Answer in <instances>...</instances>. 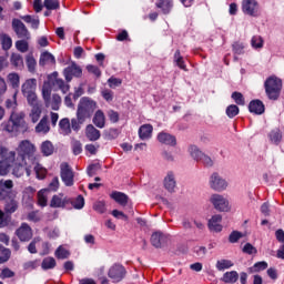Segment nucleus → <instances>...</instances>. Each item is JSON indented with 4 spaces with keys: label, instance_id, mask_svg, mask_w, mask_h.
Masks as SVG:
<instances>
[{
    "label": "nucleus",
    "instance_id": "24",
    "mask_svg": "<svg viewBox=\"0 0 284 284\" xmlns=\"http://www.w3.org/2000/svg\"><path fill=\"white\" fill-rule=\"evenodd\" d=\"M153 126L151 124H143L139 129V136L141 140H148L152 136Z\"/></svg>",
    "mask_w": 284,
    "mask_h": 284
},
{
    "label": "nucleus",
    "instance_id": "60",
    "mask_svg": "<svg viewBox=\"0 0 284 284\" xmlns=\"http://www.w3.org/2000/svg\"><path fill=\"white\" fill-rule=\"evenodd\" d=\"M42 97L45 103H48L51 99V88L48 85H43L42 88Z\"/></svg>",
    "mask_w": 284,
    "mask_h": 284
},
{
    "label": "nucleus",
    "instance_id": "42",
    "mask_svg": "<svg viewBox=\"0 0 284 284\" xmlns=\"http://www.w3.org/2000/svg\"><path fill=\"white\" fill-rule=\"evenodd\" d=\"M45 192H48L47 189H42L38 192V205H40V207H47L48 199Z\"/></svg>",
    "mask_w": 284,
    "mask_h": 284
},
{
    "label": "nucleus",
    "instance_id": "19",
    "mask_svg": "<svg viewBox=\"0 0 284 284\" xmlns=\"http://www.w3.org/2000/svg\"><path fill=\"white\" fill-rule=\"evenodd\" d=\"M248 110H250L251 113H254L256 115H261L265 112V105L258 99L252 100L248 104Z\"/></svg>",
    "mask_w": 284,
    "mask_h": 284
},
{
    "label": "nucleus",
    "instance_id": "48",
    "mask_svg": "<svg viewBox=\"0 0 284 284\" xmlns=\"http://www.w3.org/2000/svg\"><path fill=\"white\" fill-rule=\"evenodd\" d=\"M53 85L58 87V89L61 90L64 94L70 90V85L65 84V82L62 79H55L53 81Z\"/></svg>",
    "mask_w": 284,
    "mask_h": 284
},
{
    "label": "nucleus",
    "instance_id": "45",
    "mask_svg": "<svg viewBox=\"0 0 284 284\" xmlns=\"http://www.w3.org/2000/svg\"><path fill=\"white\" fill-rule=\"evenodd\" d=\"M189 151L191 153V156L196 161H201V159L203 158L204 153L200 151L196 145H191Z\"/></svg>",
    "mask_w": 284,
    "mask_h": 284
},
{
    "label": "nucleus",
    "instance_id": "53",
    "mask_svg": "<svg viewBox=\"0 0 284 284\" xmlns=\"http://www.w3.org/2000/svg\"><path fill=\"white\" fill-rule=\"evenodd\" d=\"M16 48L18 51L24 53L29 50V44L26 39L16 42Z\"/></svg>",
    "mask_w": 284,
    "mask_h": 284
},
{
    "label": "nucleus",
    "instance_id": "46",
    "mask_svg": "<svg viewBox=\"0 0 284 284\" xmlns=\"http://www.w3.org/2000/svg\"><path fill=\"white\" fill-rule=\"evenodd\" d=\"M11 216L0 210V227H8L10 225Z\"/></svg>",
    "mask_w": 284,
    "mask_h": 284
},
{
    "label": "nucleus",
    "instance_id": "41",
    "mask_svg": "<svg viewBox=\"0 0 284 284\" xmlns=\"http://www.w3.org/2000/svg\"><path fill=\"white\" fill-rule=\"evenodd\" d=\"M33 165H34V172H36V174H37V179H40V180H42V179H45V176H47V170L44 169V168H42L38 162H37V160H36V162L34 163H32Z\"/></svg>",
    "mask_w": 284,
    "mask_h": 284
},
{
    "label": "nucleus",
    "instance_id": "2",
    "mask_svg": "<svg viewBox=\"0 0 284 284\" xmlns=\"http://www.w3.org/2000/svg\"><path fill=\"white\" fill-rule=\"evenodd\" d=\"M24 118L26 114L23 112L12 111L9 120L2 123V129L9 133L24 131L28 128Z\"/></svg>",
    "mask_w": 284,
    "mask_h": 284
},
{
    "label": "nucleus",
    "instance_id": "55",
    "mask_svg": "<svg viewBox=\"0 0 284 284\" xmlns=\"http://www.w3.org/2000/svg\"><path fill=\"white\" fill-rule=\"evenodd\" d=\"M232 99L235 101L236 104L239 105H244L245 104V99L241 92H233L232 93Z\"/></svg>",
    "mask_w": 284,
    "mask_h": 284
},
{
    "label": "nucleus",
    "instance_id": "7",
    "mask_svg": "<svg viewBox=\"0 0 284 284\" xmlns=\"http://www.w3.org/2000/svg\"><path fill=\"white\" fill-rule=\"evenodd\" d=\"M126 271L123 265L114 264L108 272V276L113 283H120L124 278Z\"/></svg>",
    "mask_w": 284,
    "mask_h": 284
},
{
    "label": "nucleus",
    "instance_id": "15",
    "mask_svg": "<svg viewBox=\"0 0 284 284\" xmlns=\"http://www.w3.org/2000/svg\"><path fill=\"white\" fill-rule=\"evenodd\" d=\"M210 185L212 190H215L216 192H223V190H226L227 182L223 180L219 173H213L210 180Z\"/></svg>",
    "mask_w": 284,
    "mask_h": 284
},
{
    "label": "nucleus",
    "instance_id": "51",
    "mask_svg": "<svg viewBox=\"0 0 284 284\" xmlns=\"http://www.w3.org/2000/svg\"><path fill=\"white\" fill-rule=\"evenodd\" d=\"M43 6L48 10H58L60 8L59 0H44Z\"/></svg>",
    "mask_w": 284,
    "mask_h": 284
},
{
    "label": "nucleus",
    "instance_id": "62",
    "mask_svg": "<svg viewBox=\"0 0 284 284\" xmlns=\"http://www.w3.org/2000/svg\"><path fill=\"white\" fill-rule=\"evenodd\" d=\"M243 234L239 231H233L230 236H229V241L230 243H237V241H240V239H242Z\"/></svg>",
    "mask_w": 284,
    "mask_h": 284
},
{
    "label": "nucleus",
    "instance_id": "11",
    "mask_svg": "<svg viewBox=\"0 0 284 284\" xmlns=\"http://www.w3.org/2000/svg\"><path fill=\"white\" fill-rule=\"evenodd\" d=\"M258 8H260V4L256 0H243L242 2L243 12L251 17L258 16Z\"/></svg>",
    "mask_w": 284,
    "mask_h": 284
},
{
    "label": "nucleus",
    "instance_id": "58",
    "mask_svg": "<svg viewBox=\"0 0 284 284\" xmlns=\"http://www.w3.org/2000/svg\"><path fill=\"white\" fill-rule=\"evenodd\" d=\"M242 252L244 254H248V255L257 254V248L255 246H253L251 243H246L244 245V247L242 248Z\"/></svg>",
    "mask_w": 284,
    "mask_h": 284
},
{
    "label": "nucleus",
    "instance_id": "57",
    "mask_svg": "<svg viewBox=\"0 0 284 284\" xmlns=\"http://www.w3.org/2000/svg\"><path fill=\"white\" fill-rule=\"evenodd\" d=\"M101 169V165L99 163L97 164H90L87 169V174L88 176L92 178V176H95L98 170Z\"/></svg>",
    "mask_w": 284,
    "mask_h": 284
},
{
    "label": "nucleus",
    "instance_id": "56",
    "mask_svg": "<svg viewBox=\"0 0 284 284\" xmlns=\"http://www.w3.org/2000/svg\"><path fill=\"white\" fill-rule=\"evenodd\" d=\"M251 43H252V47H253V48H255V49H261V48L263 47V44H264V40H263V38L260 37V36H254V37L252 38Z\"/></svg>",
    "mask_w": 284,
    "mask_h": 284
},
{
    "label": "nucleus",
    "instance_id": "25",
    "mask_svg": "<svg viewBox=\"0 0 284 284\" xmlns=\"http://www.w3.org/2000/svg\"><path fill=\"white\" fill-rule=\"evenodd\" d=\"M155 6L161 9L164 14H169L173 8V0H156Z\"/></svg>",
    "mask_w": 284,
    "mask_h": 284
},
{
    "label": "nucleus",
    "instance_id": "31",
    "mask_svg": "<svg viewBox=\"0 0 284 284\" xmlns=\"http://www.w3.org/2000/svg\"><path fill=\"white\" fill-rule=\"evenodd\" d=\"M176 185V182L174 180V175L172 172L168 173V176L164 179V187L165 190H168L169 192H173L174 187Z\"/></svg>",
    "mask_w": 284,
    "mask_h": 284
},
{
    "label": "nucleus",
    "instance_id": "49",
    "mask_svg": "<svg viewBox=\"0 0 284 284\" xmlns=\"http://www.w3.org/2000/svg\"><path fill=\"white\" fill-rule=\"evenodd\" d=\"M69 205H73L74 210H82V207H84V197L82 195H78L75 201L71 200Z\"/></svg>",
    "mask_w": 284,
    "mask_h": 284
},
{
    "label": "nucleus",
    "instance_id": "5",
    "mask_svg": "<svg viewBox=\"0 0 284 284\" xmlns=\"http://www.w3.org/2000/svg\"><path fill=\"white\" fill-rule=\"evenodd\" d=\"M17 152L19 156L18 159L26 164V159H28L31 163H34L37 160L34 155L36 146L29 140L21 141L17 148Z\"/></svg>",
    "mask_w": 284,
    "mask_h": 284
},
{
    "label": "nucleus",
    "instance_id": "4",
    "mask_svg": "<svg viewBox=\"0 0 284 284\" xmlns=\"http://www.w3.org/2000/svg\"><path fill=\"white\" fill-rule=\"evenodd\" d=\"M264 88H265L267 98L270 100L276 101L281 95L283 82L280 78L272 75L266 79L264 83Z\"/></svg>",
    "mask_w": 284,
    "mask_h": 284
},
{
    "label": "nucleus",
    "instance_id": "54",
    "mask_svg": "<svg viewBox=\"0 0 284 284\" xmlns=\"http://www.w3.org/2000/svg\"><path fill=\"white\" fill-rule=\"evenodd\" d=\"M14 277V272L9 267H4L0 273V280L6 281Z\"/></svg>",
    "mask_w": 284,
    "mask_h": 284
},
{
    "label": "nucleus",
    "instance_id": "50",
    "mask_svg": "<svg viewBox=\"0 0 284 284\" xmlns=\"http://www.w3.org/2000/svg\"><path fill=\"white\" fill-rule=\"evenodd\" d=\"M55 256L59 258V260H64V258H69L70 256V252L68 250H65L64 247L62 246H59L57 250H55Z\"/></svg>",
    "mask_w": 284,
    "mask_h": 284
},
{
    "label": "nucleus",
    "instance_id": "29",
    "mask_svg": "<svg viewBox=\"0 0 284 284\" xmlns=\"http://www.w3.org/2000/svg\"><path fill=\"white\" fill-rule=\"evenodd\" d=\"M93 123L95 124V126L103 129L105 125V115L103 113V111L98 110L93 116Z\"/></svg>",
    "mask_w": 284,
    "mask_h": 284
},
{
    "label": "nucleus",
    "instance_id": "40",
    "mask_svg": "<svg viewBox=\"0 0 284 284\" xmlns=\"http://www.w3.org/2000/svg\"><path fill=\"white\" fill-rule=\"evenodd\" d=\"M8 81L12 89H18L20 85V77L18 73H9L8 74Z\"/></svg>",
    "mask_w": 284,
    "mask_h": 284
},
{
    "label": "nucleus",
    "instance_id": "37",
    "mask_svg": "<svg viewBox=\"0 0 284 284\" xmlns=\"http://www.w3.org/2000/svg\"><path fill=\"white\" fill-rule=\"evenodd\" d=\"M174 63L183 71H187L186 64L184 62L183 57L181 55V51L176 50L174 53Z\"/></svg>",
    "mask_w": 284,
    "mask_h": 284
},
{
    "label": "nucleus",
    "instance_id": "39",
    "mask_svg": "<svg viewBox=\"0 0 284 284\" xmlns=\"http://www.w3.org/2000/svg\"><path fill=\"white\" fill-rule=\"evenodd\" d=\"M233 266H234V264L230 260H221V261H217V263H216V268L220 272L230 270Z\"/></svg>",
    "mask_w": 284,
    "mask_h": 284
},
{
    "label": "nucleus",
    "instance_id": "1",
    "mask_svg": "<svg viewBox=\"0 0 284 284\" xmlns=\"http://www.w3.org/2000/svg\"><path fill=\"white\" fill-rule=\"evenodd\" d=\"M22 163L24 162H16V152L7 148H0V176H7V174L10 173V168H12V174L17 176V179L23 176L26 171L29 176V170L26 169Z\"/></svg>",
    "mask_w": 284,
    "mask_h": 284
},
{
    "label": "nucleus",
    "instance_id": "17",
    "mask_svg": "<svg viewBox=\"0 0 284 284\" xmlns=\"http://www.w3.org/2000/svg\"><path fill=\"white\" fill-rule=\"evenodd\" d=\"M222 215L220 214H216V215H213L212 219L209 220V230L210 232H222L223 230V226H222Z\"/></svg>",
    "mask_w": 284,
    "mask_h": 284
},
{
    "label": "nucleus",
    "instance_id": "35",
    "mask_svg": "<svg viewBox=\"0 0 284 284\" xmlns=\"http://www.w3.org/2000/svg\"><path fill=\"white\" fill-rule=\"evenodd\" d=\"M57 266V262L53 257H44L42 263H41V267L43 271H51L54 270V267Z\"/></svg>",
    "mask_w": 284,
    "mask_h": 284
},
{
    "label": "nucleus",
    "instance_id": "64",
    "mask_svg": "<svg viewBox=\"0 0 284 284\" xmlns=\"http://www.w3.org/2000/svg\"><path fill=\"white\" fill-rule=\"evenodd\" d=\"M108 116L112 123H118L120 120V114L114 110H109Z\"/></svg>",
    "mask_w": 284,
    "mask_h": 284
},
{
    "label": "nucleus",
    "instance_id": "12",
    "mask_svg": "<svg viewBox=\"0 0 284 284\" xmlns=\"http://www.w3.org/2000/svg\"><path fill=\"white\" fill-rule=\"evenodd\" d=\"M71 203V199L64 196L62 193L55 194L50 201V207L64 209Z\"/></svg>",
    "mask_w": 284,
    "mask_h": 284
},
{
    "label": "nucleus",
    "instance_id": "33",
    "mask_svg": "<svg viewBox=\"0 0 284 284\" xmlns=\"http://www.w3.org/2000/svg\"><path fill=\"white\" fill-rule=\"evenodd\" d=\"M49 131H50V126H49V124H48V116L44 115V116L40 120V122L37 124V126H36V132H38V133H41V132L48 133Z\"/></svg>",
    "mask_w": 284,
    "mask_h": 284
},
{
    "label": "nucleus",
    "instance_id": "36",
    "mask_svg": "<svg viewBox=\"0 0 284 284\" xmlns=\"http://www.w3.org/2000/svg\"><path fill=\"white\" fill-rule=\"evenodd\" d=\"M59 126L63 135H68L71 133V124L68 118L61 119L59 122Z\"/></svg>",
    "mask_w": 284,
    "mask_h": 284
},
{
    "label": "nucleus",
    "instance_id": "3",
    "mask_svg": "<svg viewBox=\"0 0 284 284\" xmlns=\"http://www.w3.org/2000/svg\"><path fill=\"white\" fill-rule=\"evenodd\" d=\"M98 108L97 102L88 97L81 98L78 109H77V116L80 122H85L87 119H90L95 109Z\"/></svg>",
    "mask_w": 284,
    "mask_h": 284
},
{
    "label": "nucleus",
    "instance_id": "32",
    "mask_svg": "<svg viewBox=\"0 0 284 284\" xmlns=\"http://www.w3.org/2000/svg\"><path fill=\"white\" fill-rule=\"evenodd\" d=\"M31 111H30V114H29V118L31 119V122L32 123H37L41 116V113H42V109H41V104L39 105H34V106H31Z\"/></svg>",
    "mask_w": 284,
    "mask_h": 284
},
{
    "label": "nucleus",
    "instance_id": "63",
    "mask_svg": "<svg viewBox=\"0 0 284 284\" xmlns=\"http://www.w3.org/2000/svg\"><path fill=\"white\" fill-rule=\"evenodd\" d=\"M11 45H12L11 38L4 34L2 37V49L8 51V50H10Z\"/></svg>",
    "mask_w": 284,
    "mask_h": 284
},
{
    "label": "nucleus",
    "instance_id": "61",
    "mask_svg": "<svg viewBox=\"0 0 284 284\" xmlns=\"http://www.w3.org/2000/svg\"><path fill=\"white\" fill-rule=\"evenodd\" d=\"M87 71L89 73L94 74L97 78H100L102 74L101 70L97 65H92V64L87 65Z\"/></svg>",
    "mask_w": 284,
    "mask_h": 284
},
{
    "label": "nucleus",
    "instance_id": "38",
    "mask_svg": "<svg viewBox=\"0 0 284 284\" xmlns=\"http://www.w3.org/2000/svg\"><path fill=\"white\" fill-rule=\"evenodd\" d=\"M267 268H268L267 262L262 261V262L255 263L254 266L250 268V272L251 273H261V272L266 271Z\"/></svg>",
    "mask_w": 284,
    "mask_h": 284
},
{
    "label": "nucleus",
    "instance_id": "9",
    "mask_svg": "<svg viewBox=\"0 0 284 284\" xmlns=\"http://www.w3.org/2000/svg\"><path fill=\"white\" fill-rule=\"evenodd\" d=\"M63 75L65 81L69 83L73 78H81L82 77V69L77 65L75 62H72L71 65L67 67L63 70Z\"/></svg>",
    "mask_w": 284,
    "mask_h": 284
},
{
    "label": "nucleus",
    "instance_id": "10",
    "mask_svg": "<svg viewBox=\"0 0 284 284\" xmlns=\"http://www.w3.org/2000/svg\"><path fill=\"white\" fill-rule=\"evenodd\" d=\"M13 182L11 180H0V201H6L13 196Z\"/></svg>",
    "mask_w": 284,
    "mask_h": 284
},
{
    "label": "nucleus",
    "instance_id": "27",
    "mask_svg": "<svg viewBox=\"0 0 284 284\" xmlns=\"http://www.w3.org/2000/svg\"><path fill=\"white\" fill-rule=\"evenodd\" d=\"M268 138L272 143L278 145L282 142L283 133L278 128H276L268 133Z\"/></svg>",
    "mask_w": 284,
    "mask_h": 284
},
{
    "label": "nucleus",
    "instance_id": "14",
    "mask_svg": "<svg viewBox=\"0 0 284 284\" xmlns=\"http://www.w3.org/2000/svg\"><path fill=\"white\" fill-rule=\"evenodd\" d=\"M211 203L214 205L215 210L219 212H227L229 210V202L220 194H213L211 196Z\"/></svg>",
    "mask_w": 284,
    "mask_h": 284
},
{
    "label": "nucleus",
    "instance_id": "13",
    "mask_svg": "<svg viewBox=\"0 0 284 284\" xmlns=\"http://www.w3.org/2000/svg\"><path fill=\"white\" fill-rule=\"evenodd\" d=\"M12 28H13L14 32L17 33L18 38L23 39V40L30 39V33H29L28 29L20 20L13 19Z\"/></svg>",
    "mask_w": 284,
    "mask_h": 284
},
{
    "label": "nucleus",
    "instance_id": "44",
    "mask_svg": "<svg viewBox=\"0 0 284 284\" xmlns=\"http://www.w3.org/2000/svg\"><path fill=\"white\" fill-rule=\"evenodd\" d=\"M24 98H27V101H28V104L30 106H38V105H41L38 101V97L36 94V91L32 92V93H28V94H24L23 95Z\"/></svg>",
    "mask_w": 284,
    "mask_h": 284
},
{
    "label": "nucleus",
    "instance_id": "47",
    "mask_svg": "<svg viewBox=\"0 0 284 284\" xmlns=\"http://www.w3.org/2000/svg\"><path fill=\"white\" fill-rule=\"evenodd\" d=\"M41 152L43 155L49 156L53 153V145L50 141H45L41 145Z\"/></svg>",
    "mask_w": 284,
    "mask_h": 284
},
{
    "label": "nucleus",
    "instance_id": "22",
    "mask_svg": "<svg viewBox=\"0 0 284 284\" xmlns=\"http://www.w3.org/2000/svg\"><path fill=\"white\" fill-rule=\"evenodd\" d=\"M111 199H113L115 203H119V205H122L123 207H125L129 201V196L126 194L118 191L112 192Z\"/></svg>",
    "mask_w": 284,
    "mask_h": 284
},
{
    "label": "nucleus",
    "instance_id": "23",
    "mask_svg": "<svg viewBox=\"0 0 284 284\" xmlns=\"http://www.w3.org/2000/svg\"><path fill=\"white\" fill-rule=\"evenodd\" d=\"M10 63L17 70H22L24 67L23 58L19 53H12L10 55Z\"/></svg>",
    "mask_w": 284,
    "mask_h": 284
},
{
    "label": "nucleus",
    "instance_id": "16",
    "mask_svg": "<svg viewBox=\"0 0 284 284\" xmlns=\"http://www.w3.org/2000/svg\"><path fill=\"white\" fill-rule=\"evenodd\" d=\"M168 243V236L160 231H156L151 236V244L158 250L164 247Z\"/></svg>",
    "mask_w": 284,
    "mask_h": 284
},
{
    "label": "nucleus",
    "instance_id": "26",
    "mask_svg": "<svg viewBox=\"0 0 284 284\" xmlns=\"http://www.w3.org/2000/svg\"><path fill=\"white\" fill-rule=\"evenodd\" d=\"M85 135L90 141H97L100 139L101 133L92 124H89L85 129Z\"/></svg>",
    "mask_w": 284,
    "mask_h": 284
},
{
    "label": "nucleus",
    "instance_id": "34",
    "mask_svg": "<svg viewBox=\"0 0 284 284\" xmlns=\"http://www.w3.org/2000/svg\"><path fill=\"white\" fill-rule=\"evenodd\" d=\"M11 251L2 244H0V265L6 264L10 261Z\"/></svg>",
    "mask_w": 284,
    "mask_h": 284
},
{
    "label": "nucleus",
    "instance_id": "52",
    "mask_svg": "<svg viewBox=\"0 0 284 284\" xmlns=\"http://www.w3.org/2000/svg\"><path fill=\"white\" fill-rule=\"evenodd\" d=\"M240 113V109L237 105L235 104H231L227 106L226 109V114L230 119H233L234 116H236Z\"/></svg>",
    "mask_w": 284,
    "mask_h": 284
},
{
    "label": "nucleus",
    "instance_id": "20",
    "mask_svg": "<svg viewBox=\"0 0 284 284\" xmlns=\"http://www.w3.org/2000/svg\"><path fill=\"white\" fill-rule=\"evenodd\" d=\"M37 89V80L28 79L21 87V92L23 95L34 93Z\"/></svg>",
    "mask_w": 284,
    "mask_h": 284
},
{
    "label": "nucleus",
    "instance_id": "43",
    "mask_svg": "<svg viewBox=\"0 0 284 284\" xmlns=\"http://www.w3.org/2000/svg\"><path fill=\"white\" fill-rule=\"evenodd\" d=\"M26 63H27V68H28L29 72H31V73L36 72L37 61L32 54H28L26 57Z\"/></svg>",
    "mask_w": 284,
    "mask_h": 284
},
{
    "label": "nucleus",
    "instance_id": "59",
    "mask_svg": "<svg viewBox=\"0 0 284 284\" xmlns=\"http://www.w3.org/2000/svg\"><path fill=\"white\" fill-rule=\"evenodd\" d=\"M39 241H40V239L39 237H34L30 243H29V245H28V252L30 253V254H37V243H39Z\"/></svg>",
    "mask_w": 284,
    "mask_h": 284
},
{
    "label": "nucleus",
    "instance_id": "8",
    "mask_svg": "<svg viewBox=\"0 0 284 284\" xmlns=\"http://www.w3.org/2000/svg\"><path fill=\"white\" fill-rule=\"evenodd\" d=\"M60 169H61V179L64 183V185H67V187H72L73 183H74V175H73V171L72 169L70 168V165L67 163V162H63L61 165H60Z\"/></svg>",
    "mask_w": 284,
    "mask_h": 284
},
{
    "label": "nucleus",
    "instance_id": "18",
    "mask_svg": "<svg viewBox=\"0 0 284 284\" xmlns=\"http://www.w3.org/2000/svg\"><path fill=\"white\" fill-rule=\"evenodd\" d=\"M4 212L10 216V214H14L19 207V202L16 200V195H11V197H8L4 200Z\"/></svg>",
    "mask_w": 284,
    "mask_h": 284
},
{
    "label": "nucleus",
    "instance_id": "6",
    "mask_svg": "<svg viewBox=\"0 0 284 284\" xmlns=\"http://www.w3.org/2000/svg\"><path fill=\"white\" fill-rule=\"evenodd\" d=\"M16 236L21 243H29L33 236L31 226L26 222L21 223L20 227L16 230Z\"/></svg>",
    "mask_w": 284,
    "mask_h": 284
},
{
    "label": "nucleus",
    "instance_id": "30",
    "mask_svg": "<svg viewBox=\"0 0 284 284\" xmlns=\"http://www.w3.org/2000/svg\"><path fill=\"white\" fill-rule=\"evenodd\" d=\"M47 63L55 64V59L50 52L44 51L40 55L39 64L44 67Z\"/></svg>",
    "mask_w": 284,
    "mask_h": 284
},
{
    "label": "nucleus",
    "instance_id": "21",
    "mask_svg": "<svg viewBox=\"0 0 284 284\" xmlns=\"http://www.w3.org/2000/svg\"><path fill=\"white\" fill-rule=\"evenodd\" d=\"M158 140L166 145L175 146L176 145V138L172 134L161 132L158 135Z\"/></svg>",
    "mask_w": 284,
    "mask_h": 284
},
{
    "label": "nucleus",
    "instance_id": "28",
    "mask_svg": "<svg viewBox=\"0 0 284 284\" xmlns=\"http://www.w3.org/2000/svg\"><path fill=\"white\" fill-rule=\"evenodd\" d=\"M239 280V274L236 271L226 272L223 275L222 282L225 284H235Z\"/></svg>",
    "mask_w": 284,
    "mask_h": 284
}]
</instances>
